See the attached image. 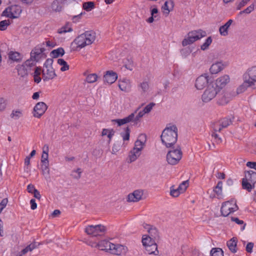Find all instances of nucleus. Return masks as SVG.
<instances>
[{"instance_id": "obj_12", "label": "nucleus", "mask_w": 256, "mask_h": 256, "mask_svg": "<svg viewBox=\"0 0 256 256\" xmlns=\"http://www.w3.org/2000/svg\"><path fill=\"white\" fill-rule=\"evenodd\" d=\"M244 78H246V82L256 88V66L248 68L244 74Z\"/></svg>"}, {"instance_id": "obj_33", "label": "nucleus", "mask_w": 256, "mask_h": 256, "mask_svg": "<svg viewBox=\"0 0 256 256\" xmlns=\"http://www.w3.org/2000/svg\"><path fill=\"white\" fill-rule=\"evenodd\" d=\"M174 2L172 0L166 1L164 4L162 6V10L163 12L168 14L170 10H172L174 8Z\"/></svg>"}, {"instance_id": "obj_25", "label": "nucleus", "mask_w": 256, "mask_h": 256, "mask_svg": "<svg viewBox=\"0 0 256 256\" xmlns=\"http://www.w3.org/2000/svg\"><path fill=\"white\" fill-rule=\"evenodd\" d=\"M40 245V243L34 242L22 250L20 252L17 253L16 256H22L26 254L28 252H32L34 249L38 248Z\"/></svg>"}, {"instance_id": "obj_22", "label": "nucleus", "mask_w": 256, "mask_h": 256, "mask_svg": "<svg viewBox=\"0 0 256 256\" xmlns=\"http://www.w3.org/2000/svg\"><path fill=\"white\" fill-rule=\"evenodd\" d=\"M146 142V136L142 134L138 136V139L135 142L133 148L141 152L145 146Z\"/></svg>"}, {"instance_id": "obj_2", "label": "nucleus", "mask_w": 256, "mask_h": 256, "mask_svg": "<svg viewBox=\"0 0 256 256\" xmlns=\"http://www.w3.org/2000/svg\"><path fill=\"white\" fill-rule=\"evenodd\" d=\"M96 37L95 32L92 30L87 31L77 36L73 44L76 45L77 48H82L91 44L95 40Z\"/></svg>"}, {"instance_id": "obj_61", "label": "nucleus", "mask_w": 256, "mask_h": 256, "mask_svg": "<svg viewBox=\"0 0 256 256\" xmlns=\"http://www.w3.org/2000/svg\"><path fill=\"white\" fill-rule=\"evenodd\" d=\"M154 104H155L153 102L150 103L144 108L142 111L144 112V114L148 113L151 111V110L152 108V107L154 106Z\"/></svg>"}, {"instance_id": "obj_1", "label": "nucleus", "mask_w": 256, "mask_h": 256, "mask_svg": "<svg viewBox=\"0 0 256 256\" xmlns=\"http://www.w3.org/2000/svg\"><path fill=\"white\" fill-rule=\"evenodd\" d=\"M162 143L166 148H172L178 140V128L175 125L166 126L160 136Z\"/></svg>"}, {"instance_id": "obj_27", "label": "nucleus", "mask_w": 256, "mask_h": 256, "mask_svg": "<svg viewBox=\"0 0 256 256\" xmlns=\"http://www.w3.org/2000/svg\"><path fill=\"white\" fill-rule=\"evenodd\" d=\"M232 99L231 95L230 93L224 92L218 96V104L219 105H225L227 104Z\"/></svg>"}, {"instance_id": "obj_59", "label": "nucleus", "mask_w": 256, "mask_h": 256, "mask_svg": "<svg viewBox=\"0 0 256 256\" xmlns=\"http://www.w3.org/2000/svg\"><path fill=\"white\" fill-rule=\"evenodd\" d=\"M48 158V153L45 152H42V154L41 158V162L42 164L49 163Z\"/></svg>"}, {"instance_id": "obj_41", "label": "nucleus", "mask_w": 256, "mask_h": 256, "mask_svg": "<svg viewBox=\"0 0 256 256\" xmlns=\"http://www.w3.org/2000/svg\"><path fill=\"white\" fill-rule=\"evenodd\" d=\"M64 54V50L62 48H59L54 50L50 52V55L53 58H56L59 56H62Z\"/></svg>"}, {"instance_id": "obj_49", "label": "nucleus", "mask_w": 256, "mask_h": 256, "mask_svg": "<svg viewBox=\"0 0 256 256\" xmlns=\"http://www.w3.org/2000/svg\"><path fill=\"white\" fill-rule=\"evenodd\" d=\"M82 171L80 168H78L76 170L72 171L71 176H72L76 180H78L81 177V174Z\"/></svg>"}, {"instance_id": "obj_26", "label": "nucleus", "mask_w": 256, "mask_h": 256, "mask_svg": "<svg viewBox=\"0 0 256 256\" xmlns=\"http://www.w3.org/2000/svg\"><path fill=\"white\" fill-rule=\"evenodd\" d=\"M131 86V82L129 80L124 78L118 80V87L122 91L128 92L130 90Z\"/></svg>"}, {"instance_id": "obj_20", "label": "nucleus", "mask_w": 256, "mask_h": 256, "mask_svg": "<svg viewBox=\"0 0 256 256\" xmlns=\"http://www.w3.org/2000/svg\"><path fill=\"white\" fill-rule=\"evenodd\" d=\"M143 194V192L142 190H136L128 196L127 201L128 202H138L142 199Z\"/></svg>"}, {"instance_id": "obj_5", "label": "nucleus", "mask_w": 256, "mask_h": 256, "mask_svg": "<svg viewBox=\"0 0 256 256\" xmlns=\"http://www.w3.org/2000/svg\"><path fill=\"white\" fill-rule=\"evenodd\" d=\"M157 242V241L153 239L152 240L149 236H147V234H144L142 236V244L149 254H154L155 255L158 254L156 244Z\"/></svg>"}, {"instance_id": "obj_9", "label": "nucleus", "mask_w": 256, "mask_h": 256, "mask_svg": "<svg viewBox=\"0 0 256 256\" xmlns=\"http://www.w3.org/2000/svg\"><path fill=\"white\" fill-rule=\"evenodd\" d=\"M22 12L21 6L18 4H14L6 8L2 12V16L10 18H18Z\"/></svg>"}, {"instance_id": "obj_48", "label": "nucleus", "mask_w": 256, "mask_h": 256, "mask_svg": "<svg viewBox=\"0 0 256 256\" xmlns=\"http://www.w3.org/2000/svg\"><path fill=\"white\" fill-rule=\"evenodd\" d=\"M83 8L87 12H89L94 7V3L92 2H86L83 4Z\"/></svg>"}, {"instance_id": "obj_55", "label": "nucleus", "mask_w": 256, "mask_h": 256, "mask_svg": "<svg viewBox=\"0 0 256 256\" xmlns=\"http://www.w3.org/2000/svg\"><path fill=\"white\" fill-rule=\"evenodd\" d=\"M222 182H218L214 190L218 195H220L222 193Z\"/></svg>"}, {"instance_id": "obj_46", "label": "nucleus", "mask_w": 256, "mask_h": 256, "mask_svg": "<svg viewBox=\"0 0 256 256\" xmlns=\"http://www.w3.org/2000/svg\"><path fill=\"white\" fill-rule=\"evenodd\" d=\"M211 256H224V252L220 248H212L210 251Z\"/></svg>"}, {"instance_id": "obj_47", "label": "nucleus", "mask_w": 256, "mask_h": 256, "mask_svg": "<svg viewBox=\"0 0 256 256\" xmlns=\"http://www.w3.org/2000/svg\"><path fill=\"white\" fill-rule=\"evenodd\" d=\"M212 42V38L209 36L206 40L205 42L201 46L200 48L202 50H207Z\"/></svg>"}, {"instance_id": "obj_34", "label": "nucleus", "mask_w": 256, "mask_h": 256, "mask_svg": "<svg viewBox=\"0 0 256 256\" xmlns=\"http://www.w3.org/2000/svg\"><path fill=\"white\" fill-rule=\"evenodd\" d=\"M84 75L86 76V81L89 84L96 82L98 78L97 74L95 73L87 74L86 72L84 74Z\"/></svg>"}, {"instance_id": "obj_32", "label": "nucleus", "mask_w": 256, "mask_h": 256, "mask_svg": "<svg viewBox=\"0 0 256 256\" xmlns=\"http://www.w3.org/2000/svg\"><path fill=\"white\" fill-rule=\"evenodd\" d=\"M112 243L106 240H102L98 242V248L101 250L109 252V248H110Z\"/></svg>"}, {"instance_id": "obj_7", "label": "nucleus", "mask_w": 256, "mask_h": 256, "mask_svg": "<svg viewBox=\"0 0 256 256\" xmlns=\"http://www.w3.org/2000/svg\"><path fill=\"white\" fill-rule=\"evenodd\" d=\"M34 66L35 63L34 62L28 60L22 64L17 66L16 70L18 76L23 78H26Z\"/></svg>"}, {"instance_id": "obj_37", "label": "nucleus", "mask_w": 256, "mask_h": 256, "mask_svg": "<svg viewBox=\"0 0 256 256\" xmlns=\"http://www.w3.org/2000/svg\"><path fill=\"white\" fill-rule=\"evenodd\" d=\"M66 0H54L51 6V8L54 11L60 12L61 10L62 6L60 4L64 2Z\"/></svg>"}, {"instance_id": "obj_58", "label": "nucleus", "mask_w": 256, "mask_h": 256, "mask_svg": "<svg viewBox=\"0 0 256 256\" xmlns=\"http://www.w3.org/2000/svg\"><path fill=\"white\" fill-rule=\"evenodd\" d=\"M6 106V100L3 98H0V111H3L5 110Z\"/></svg>"}, {"instance_id": "obj_28", "label": "nucleus", "mask_w": 256, "mask_h": 256, "mask_svg": "<svg viewBox=\"0 0 256 256\" xmlns=\"http://www.w3.org/2000/svg\"><path fill=\"white\" fill-rule=\"evenodd\" d=\"M233 20H229L224 25L220 27L219 32L221 36H226L228 35V30Z\"/></svg>"}, {"instance_id": "obj_57", "label": "nucleus", "mask_w": 256, "mask_h": 256, "mask_svg": "<svg viewBox=\"0 0 256 256\" xmlns=\"http://www.w3.org/2000/svg\"><path fill=\"white\" fill-rule=\"evenodd\" d=\"M217 132L218 131L214 130L212 129L211 136L212 138H214L216 142H222V138L218 136V135L216 134Z\"/></svg>"}, {"instance_id": "obj_62", "label": "nucleus", "mask_w": 256, "mask_h": 256, "mask_svg": "<svg viewBox=\"0 0 256 256\" xmlns=\"http://www.w3.org/2000/svg\"><path fill=\"white\" fill-rule=\"evenodd\" d=\"M8 202V198H4L0 203V214L4 208L6 206Z\"/></svg>"}, {"instance_id": "obj_15", "label": "nucleus", "mask_w": 256, "mask_h": 256, "mask_svg": "<svg viewBox=\"0 0 256 256\" xmlns=\"http://www.w3.org/2000/svg\"><path fill=\"white\" fill-rule=\"evenodd\" d=\"M143 227L144 229L146 230L148 233V234H147V236H149V237L152 238V240L153 239L158 242L160 240V232L156 228L147 224H144Z\"/></svg>"}, {"instance_id": "obj_29", "label": "nucleus", "mask_w": 256, "mask_h": 256, "mask_svg": "<svg viewBox=\"0 0 256 256\" xmlns=\"http://www.w3.org/2000/svg\"><path fill=\"white\" fill-rule=\"evenodd\" d=\"M137 111L138 110H135L134 112L130 114V115L133 116L132 118V123H133L134 126L136 125L140 122V119L145 114L144 112L142 110L139 112L138 114Z\"/></svg>"}, {"instance_id": "obj_45", "label": "nucleus", "mask_w": 256, "mask_h": 256, "mask_svg": "<svg viewBox=\"0 0 256 256\" xmlns=\"http://www.w3.org/2000/svg\"><path fill=\"white\" fill-rule=\"evenodd\" d=\"M246 82V78H244V82L237 88V93L238 94L244 92L245 90H246L248 87H252V86L249 85L248 82Z\"/></svg>"}, {"instance_id": "obj_24", "label": "nucleus", "mask_w": 256, "mask_h": 256, "mask_svg": "<svg viewBox=\"0 0 256 256\" xmlns=\"http://www.w3.org/2000/svg\"><path fill=\"white\" fill-rule=\"evenodd\" d=\"M40 245V243L34 242L22 250L20 252L17 253L16 256H22L26 254L28 252H32L34 249L38 248Z\"/></svg>"}, {"instance_id": "obj_40", "label": "nucleus", "mask_w": 256, "mask_h": 256, "mask_svg": "<svg viewBox=\"0 0 256 256\" xmlns=\"http://www.w3.org/2000/svg\"><path fill=\"white\" fill-rule=\"evenodd\" d=\"M42 174L45 176L46 180L50 178L49 163L42 164L41 165Z\"/></svg>"}, {"instance_id": "obj_43", "label": "nucleus", "mask_w": 256, "mask_h": 256, "mask_svg": "<svg viewBox=\"0 0 256 256\" xmlns=\"http://www.w3.org/2000/svg\"><path fill=\"white\" fill-rule=\"evenodd\" d=\"M242 186L244 189L246 190L248 192H250L254 188V184L242 178Z\"/></svg>"}, {"instance_id": "obj_54", "label": "nucleus", "mask_w": 256, "mask_h": 256, "mask_svg": "<svg viewBox=\"0 0 256 256\" xmlns=\"http://www.w3.org/2000/svg\"><path fill=\"white\" fill-rule=\"evenodd\" d=\"M10 24L9 20H2L0 22V30H4L6 29L7 26Z\"/></svg>"}, {"instance_id": "obj_4", "label": "nucleus", "mask_w": 256, "mask_h": 256, "mask_svg": "<svg viewBox=\"0 0 256 256\" xmlns=\"http://www.w3.org/2000/svg\"><path fill=\"white\" fill-rule=\"evenodd\" d=\"M206 32L200 29L191 31L188 34V38L182 40V44L183 46L190 44L206 36Z\"/></svg>"}, {"instance_id": "obj_63", "label": "nucleus", "mask_w": 256, "mask_h": 256, "mask_svg": "<svg viewBox=\"0 0 256 256\" xmlns=\"http://www.w3.org/2000/svg\"><path fill=\"white\" fill-rule=\"evenodd\" d=\"M250 0H242L239 4L237 5L236 9L238 10H240L248 2H249Z\"/></svg>"}, {"instance_id": "obj_6", "label": "nucleus", "mask_w": 256, "mask_h": 256, "mask_svg": "<svg viewBox=\"0 0 256 256\" xmlns=\"http://www.w3.org/2000/svg\"><path fill=\"white\" fill-rule=\"evenodd\" d=\"M220 92L216 87L210 82L208 84L206 89L202 96V101L204 102H210L216 97Z\"/></svg>"}, {"instance_id": "obj_31", "label": "nucleus", "mask_w": 256, "mask_h": 256, "mask_svg": "<svg viewBox=\"0 0 256 256\" xmlns=\"http://www.w3.org/2000/svg\"><path fill=\"white\" fill-rule=\"evenodd\" d=\"M245 180L254 184L256 182V172L253 170H249L245 174L243 178Z\"/></svg>"}, {"instance_id": "obj_11", "label": "nucleus", "mask_w": 256, "mask_h": 256, "mask_svg": "<svg viewBox=\"0 0 256 256\" xmlns=\"http://www.w3.org/2000/svg\"><path fill=\"white\" fill-rule=\"evenodd\" d=\"M106 230V227L102 224L89 225L85 228L84 232L92 237H96L100 236V233L104 232Z\"/></svg>"}, {"instance_id": "obj_64", "label": "nucleus", "mask_w": 256, "mask_h": 256, "mask_svg": "<svg viewBox=\"0 0 256 256\" xmlns=\"http://www.w3.org/2000/svg\"><path fill=\"white\" fill-rule=\"evenodd\" d=\"M254 4H252L249 6H248L246 9L243 10V12H245V14H250L254 10Z\"/></svg>"}, {"instance_id": "obj_23", "label": "nucleus", "mask_w": 256, "mask_h": 256, "mask_svg": "<svg viewBox=\"0 0 256 256\" xmlns=\"http://www.w3.org/2000/svg\"><path fill=\"white\" fill-rule=\"evenodd\" d=\"M226 63L222 62H216L214 63L210 68V72L212 74H216L221 72L226 66Z\"/></svg>"}, {"instance_id": "obj_30", "label": "nucleus", "mask_w": 256, "mask_h": 256, "mask_svg": "<svg viewBox=\"0 0 256 256\" xmlns=\"http://www.w3.org/2000/svg\"><path fill=\"white\" fill-rule=\"evenodd\" d=\"M140 154L141 152L134 150V148H132V150H131L129 152L128 159V162L132 163V162L136 161L137 160V158L140 156Z\"/></svg>"}, {"instance_id": "obj_16", "label": "nucleus", "mask_w": 256, "mask_h": 256, "mask_svg": "<svg viewBox=\"0 0 256 256\" xmlns=\"http://www.w3.org/2000/svg\"><path fill=\"white\" fill-rule=\"evenodd\" d=\"M232 122L230 119L228 118H224L220 120L213 122L212 124V128L215 131L220 132L223 128H226Z\"/></svg>"}, {"instance_id": "obj_8", "label": "nucleus", "mask_w": 256, "mask_h": 256, "mask_svg": "<svg viewBox=\"0 0 256 256\" xmlns=\"http://www.w3.org/2000/svg\"><path fill=\"white\" fill-rule=\"evenodd\" d=\"M53 60L52 58L47 59L44 64V68L42 70V78L44 80H51L56 76L52 64Z\"/></svg>"}, {"instance_id": "obj_19", "label": "nucleus", "mask_w": 256, "mask_h": 256, "mask_svg": "<svg viewBox=\"0 0 256 256\" xmlns=\"http://www.w3.org/2000/svg\"><path fill=\"white\" fill-rule=\"evenodd\" d=\"M208 76L206 74L199 76L196 80L195 86L198 90H202L208 84Z\"/></svg>"}, {"instance_id": "obj_39", "label": "nucleus", "mask_w": 256, "mask_h": 256, "mask_svg": "<svg viewBox=\"0 0 256 256\" xmlns=\"http://www.w3.org/2000/svg\"><path fill=\"white\" fill-rule=\"evenodd\" d=\"M8 58L14 62H20L22 59L21 54L16 52H10L8 54Z\"/></svg>"}, {"instance_id": "obj_42", "label": "nucleus", "mask_w": 256, "mask_h": 256, "mask_svg": "<svg viewBox=\"0 0 256 256\" xmlns=\"http://www.w3.org/2000/svg\"><path fill=\"white\" fill-rule=\"evenodd\" d=\"M22 110L19 109H16L12 110V113L10 114V116L12 119L18 120L20 118L22 117Z\"/></svg>"}, {"instance_id": "obj_36", "label": "nucleus", "mask_w": 256, "mask_h": 256, "mask_svg": "<svg viewBox=\"0 0 256 256\" xmlns=\"http://www.w3.org/2000/svg\"><path fill=\"white\" fill-rule=\"evenodd\" d=\"M132 116H133L130 114L122 119H116L112 120V121L116 122L119 126H120L128 122H132Z\"/></svg>"}, {"instance_id": "obj_51", "label": "nucleus", "mask_w": 256, "mask_h": 256, "mask_svg": "<svg viewBox=\"0 0 256 256\" xmlns=\"http://www.w3.org/2000/svg\"><path fill=\"white\" fill-rule=\"evenodd\" d=\"M121 147V143L119 142H116L114 143L112 147V150L111 152V153L112 154H116L117 152H118Z\"/></svg>"}, {"instance_id": "obj_50", "label": "nucleus", "mask_w": 256, "mask_h": 256, "mask_svg": "<svg viewBox=\"0 0 256 256\" xmlns=\"http://www.w3.org/2000/svg\"><path fill=\"white\" fill-rule=\"evenodd\" d=\"M188 185H189L188 180H187L184 181L183 182H182L179 185V186L178 188L179 189L178 190H180L181 192L184 193L186 190L187 188H188Z\"/></svg>"}, {"instance_id": "obj_14", "label": "nucleus", "mask_w": 256, "mask_h": 256, "mask_svg": "<svg viewBox=\"0 0 256 256\" xmlns=\"http://www.w3.org/2000/svg\"><path fill=\"white\" fill-rule=\"evenodd\" d=\"M128 251V248L120 244H114L112 243L110 248H109V252L117 256L126 254Z\"/></svg>"}, {"instance_id": "obj_17", "label": "nucleus", "mask_w": 256, "mask_h": 256, "mask_svg": "<svg viewBox=\"0 0 256 256\" xmlns=\"http://www.w3.org/2000/svg\"><path fill=\"white\" fill-rule=\"evenodd\" d=\"M230 82V77L228 74H224L218 77L215 81L212 82L220 91Z\"/></svg>"}, {"instance_id": "obj_13", "label": "nucleus", "mask_w": 256, "mask_h": 256, "mask_svg": "<svg viewBox=\"0 0 256 256\" xmlns=\"http://www.w3.org/2000/svg\"><path fill=\"white\" fill-rule=\"evenodd\" d=\"M238 207L234 200L224 202L221 208V212L223 216H226L232 212L236 211Z\"/></svg>"}, {"instance_id": "obj_3", "label": "nucleus", "mask_w": 256, "mask_h": 256, "mask_svg": "<svg viewBox=\"0 0 256 256\" xmlns=\"http://www.w3.org/2000/svg\"><path fill=\"white\" fill-rule=\"evenodd\" d=\"M182 152L181 147L177 146L174 149L169 150L166 154V161L170 165H175L179 162L182 158Z\"/></svg>"}, {"instance_id": "obj_60", "label": "nucleus", "mask_w": 256, "mask_h": 256, "mask_svg": "<svg viewBox=\"0 0 256 256\" xmlns=\"http://www.w3.org/2000/svg\"><path fill=\"white\" fill-rule=\"evenodd\" d=\"M30 156H26L24 160V170L26 172H28L30 171L29 166L30 164Z\"/></svg>"}, {"instance_id": "obj_56", "label": "nucleus", "mask_w": 256, "mask_h": 256, "mask_svg": "<svg viewBox=\"0 0 256 256\" xmlns=\"http://www.w3.org/2000/svg\"><path fill=\"white\" fill-rule=\"evenodd\" d=\"M72 30V28L70 27H68V25L66 24L58 29V32L60 34H62L67 32H71Z\"/></svg>"}, {"instance_id": "obj_52", "label": "nucleus", "mask_w": 256, "mask_h": 256, "mask_svg": "<svg viewBox=\"0 0 256 256\" xmlns=\"http://www.w3.org/2000/svg\"><path fill=\"white\" fill-rule=\"evenodd\" d=\"M174 188V186H172L170 187V194L173 197H178L180 194H182V192H181L180 190H178L179 189L178 188Z\"/></svg>"}, {"instance_id": "obj_38", "label": "nucleus", "mask_w": 256, "mask_h": 256, "mask_svg": "<svg viewBox=\"0 0 256 256\" xmlns=\"http://www.w3.org/2000/svg\"><path fill=\"white\" fill-rule=\"evenodd\" d=\"M236 244L237 240L234 238H231L229 241L227 242V246L228 248L233 253L236 252Z\"/></svg>"}, {"instance_id": "obj_21", "label": "nucleus", "mask_w": 256, "mask_h": 256, "mask_svg": "<svg viewBox=\"0 0 256 256\" xmlns=\"http://www.w3.org/2000/svg\"><path fill=\"white\" fill-rule=\"evenodd\" d=\"M117 78V74L112 70L106 71L104 76V82L108 84H112L114 83Z\"/></svg>"}, {"instance_id": "obj_10", "label": "nucleus", "mask_w": 256, "mask_h": 256, "mask_svg": "<svg viewBox=\"0 0 256 256\" xmlns=\"http://www.w3.org/2000/svg\"><path fill=\"white\" fill-rule=\"evenodd\" d=\"M45 48L38 45L35 46L31 51L30 58L28 60L34 62L35 64L40 61L41 59L46 58V55L44 53Z\"/></svg>"}, {"instance_id": "obj_53", "label": "nucleus", "mask_w": 256, "mask_h": 256, "mask_svg": "<svg viewBox=\"0 0 256 256\" xmlns=\"http://www.w3.org/2000/svg\"><path fill=\"white\" fill-rule=\"evenodd\" d=\"M130 130L128 127L125 129V132H121L120 135L124 140H128L130 139Z\"/></svg>"}, {"instance_id": "obj_35", "label": "nucleus", "mask_w": 256, "mask_h": 256, "mask_svg": "<svg viewBox=\"0 0 256 256\" xmlns=\"http://www.w3.org/2000/svg\"><path fill=\"white\" fill-rule=\"evenodd\" d=\"M138 88L142 94H146L150 88L148 82L146 81H144L140 82L138 84Z\"/></svg>"}, {"instance_id": "obj_44", "label": "nucleus", "mask_w": 256, "mask_h": 256, "mask_svg": "<svg viewBox=\"0 0 256 256\" xmlns=\"http://www.w3.org/2000/svg\"><path fill=\"white\" fill-rule=\"evenodd\" d=\"M57 62L59 65L62 66L60 68L61 71L64 72L68 70L69 69V66L64 60L62 58H59Z\"/></svg>"}, {"instance_id": "obj_18", "label": "nucleus", "mask_w": 256, "mask_h": 256, "mask_svg": "<svg viewBox=\"0 0 256 256\" xmlns=\"http://www.w3.org/2000/svg\"><path fill=\"white\" fill-rule=\"evenodd\" d=\"M48 106L44 102H38L34 108L33 116L36 118H40L44 114Z\"/></svg>"}]
</instances>
